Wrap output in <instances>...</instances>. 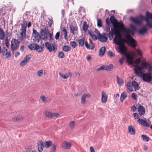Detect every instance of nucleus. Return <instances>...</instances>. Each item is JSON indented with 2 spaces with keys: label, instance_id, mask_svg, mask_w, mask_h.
Returning a JSON list of instances; mask_svg holds the SVG:
<instances>
[{
  "label": "nucleus",
  "instance_id": "obj_1",
  "mask_svg": "<svg viewBox=\"0 0 152 152\" xmlns=\"http://www.w3.org/2000/svg\"><path fill=\"white\" fill-rule=\"evenodd\" d=\"M121 33L116 32L115 34H114L115 37L113 39V41L115 44L119 46L117 49L118 52L121 54H124L126 53L124 44L125 43L128 44L129 42L128 41L126 40L125 39L122 38Z\"/></svg>",
  "mask_w": 152,
  "mask_h": 152
},
{
  "label": "nucleus",
  "instance_id": "obj_2",
  "mask_svg": "<svg viewBox=\"0 0 152 152\" xmlns=\"http://www.w3.org/2000/svg\"><path fill=\"white\" fill-rule=\"evenodd\" d=\"M115 25V27L116 28H111L112 31L115 34L116 32L123 33L124 32L125 34L128 32H131V30L128 28H126L123 23L122 21L121 20L119 22H118Z\"/></svg>",
  "mask_w": 152,
  "mask_h": 152
},
{
  "label": "nucleus",
  "instance_id": "obj_3",
  "mask_svg": "<svg viewBox=\"0 0 152 152\" xmlns=\"http://www.w3.org/2000/svg\"><path fill=\"white\" fill-rule=\"evenodd\" d=\"M21 28L20 29V36L19 39L20 41H22L25 39L29 38L28 35H26V29L27 26L23 25L21 24Z\"/></svg>",
  "mask_w": 152,
  "mask_h": 152
},
{
  "label": "nucleus",
  "instance_id": "obj_4",
  "mask_svg": "<svg viewBox=\"0 0 152 152\" xmlns=\"http://www.w3.org/2000/svg\"><path fill=\"white\" fill-rule=\"evenodd\" d=\"M140 76L142 77L143 80L146 82L149 83L152 79V76L151 73H145L142 72L140 74Z\"/></svg>",
  "mask_w": 152,
  "mask_h": 152
},
{
  "label": "nucleus",
  "instance_id": "obj_5",
  "mask_svg": "<svg viewBox=\"0 0 152 152\" xmlns=\"http://www.w3.org/2000/svg\"><path fill=\"white\" fill-rule=\"evenodd\" d=\"M45 46L50 52L53 51L55 53L57 50V46L52 43L47 42L45 43Z\"/></svg>",
  "mask_w": 152,
  "mask_h": 152
},
{
  "label": "nucleus",
  "instance_id": "obj_6",
  "mask_svg": "<svg viewBox=\"0 0 152 152\" xmlns=\"http://www.w3.org/2000/svg\"><path fill=\"white\" fill-rule=\"evenodd\" d=\"M130 32H128L125 34L126 38L128 41L129 43H130L131 46L133 48H135L136 46V42L135 40L132 38L130 34Z\"/></svg>",
  "mask_w": 152,
  "mask_h": 152
},
{
  "label": "nucleus",
  "instance_id": "obj_7",
  "mask_svg": "<svg viewBox=\"0 0 152 152\" xmlns=\"http://www.w3.org/2000/svg\"><path fill=\"white\" fill-rule=\"evenodd\" d=\"M40 38L43 40L47 39L48 35V31L46 28L44 29H41L40 31Z\"/></svg>",
  "mask_w": 152,
  "mask_h": 152
},
{
  "label": "nucleus",
  "instance_id": "obj_8",
  "mask_svg": "<svg viewBox=\"0 0 152 152\" xmlns=\"http://www.w3.org/2000/svg\"><path fill=\"white\" fill-rule=\"evenodd\" d=\"M113 66L112 64H110L109 66H107L106 65H104L97 68L96 69V71H99L101 70H103L110 71L113 69Z\"/></svg>",
  "mask_w": 152,
  "mask_h": 152
},
{
  "label": "nucleus",
  "instance_id": "obj_9",
  "mask_svg": "<svg viewBox=\"0 0 152 152\" xmlns=\"http://www.w3.org/2000/svg\"><path fill=\"white\" fill-rule=\"evenodd\" d=\"M44 113L45 117L49 118L57 117L59 116V114L58 113H53L48 111H45Z\"/></svg>",
  "mask_w": 152,
  "mask_h": 152
},
{
  "label": "nucleus",
  "instance_id": "obj_10",
  "mask_svg": "<svg viewBox=\"0 0 152 152\" xmlns=\"http://www.w3.org/2000/svg\"><path fill=\"white\" fill-rule=\"evenodd\" d=\"M19 45V42L15 39H13L11 41V48L13 50H16L18 49Z\"/></svg>",
  "mask_w": 152,
  "mask_h": 152
},
{
  "label": "nucleus",
  "instance_id": "obj_11",
  "mask_svg": "<svg viewBox=\"0 0 152 152\" xmlns=\"http://www.w3.org/2000/svg\"><path fill=\"white\" fill-rule=\"evenodd\" d=\"M107 34L104 33L102 35H99L98 37V39L102 42H106L107 40Z\"/></svg>",
  "mask_w": 152,
  "mask_h": 152
},
{
  "label": "nucleus",
  "instance_id": "obj_12",
  "mask_svg": "<svg viewBox=\"0 0 152 152\" xmlns=\"http://www.w3.org/2000/svg\"><path fill=\"white\" fill-rule=\"evenodd\" d=\"M61 146L64 149H69L70 148L71 144L70 143L65 141L62 143Z\"/></svg>",
  "mask_w": 152,
  "mask_h": 152
},
{
  "label": "nucleus",
  "instance_id": "obj_13",
  "mask_svg": "<svg viewBox=\"0 0 152 152\" xmlns=\"http://www.w3.org/2000/svg\"><path fill=\"white\" fill-rule=\"evenodd\" d=\"M2 54L4 56H6L7 58L11 57V54L10 51L8 52L7 49L5 47H4L2 50Z\"/></svg>",
  "mask_w": 152,
  "mask_h": 152
},
{
  "label": "nucleus",
  "instance_id": "obj_14",
  "mask_svg": "<svg viewBox=\"0 0 152 152\" xmlns=\"http://www.w3.org/2000/svg\"><path fill=\"white\" fill-rule=\"evenodd\" d=\"M91 97V95L89 94H85L82 96L81 102V103L83 104H85L86 103V98H90Z\"/></svg>",
  "mask_w": 152,
  "mask_h": 152
},
{
  "label": "nucleus",
  "instance_id": "obj_15",
  "mask_svg": "<svg viewBox=\"0 0 152 152\" xmlns=\"http://www.w3.org/2000/svg\"><path fill=\"white\" fill-rule=\"evenodd\" d=\"M110 21L113 24V28H116L115 27V25H116L117 23H118V20L115 19L113 15H112L110 18Z\"/></svg>",
  "mask_w": 152,
  "mask_h": 152
},
{
  "label": "nucleus",
  "instance_id": "obj_16",
  "mask_svg": "<svg viewBox=\"0 0 152 152\" xmlns=\"http://www.w3.org/2000/svg\"><path fill=\"white\" fill-rule=\"evenodd\" d=\"M33 36L37 42H39L40 39V36L38 32L34 29H33Z\"/></svg>",
  "mask_w": 152,
  "mask_h": 152
},
{
  "label": "nucleus",
  "instance_id": "obj_17",
  "mask_svg": "<svg viewBox=\"0 0 152 152\" xmlns=\"http://www.w3.org/2000/svg\"><path fill=\"white\" fill-rule=\"evenodd\" d=\"M38 150L39 152H42L43 149L44 145L42 141L40 140L38 141L37 143Z\"/></svg>",
  "mask_w": 152,
  "mask_h": 152
},
{
  "label": "nucleus",
  "instance_id": "obj_18",
  "mask_svg": "<svg viewBox=\"0 0 152 152\" xmlns=\"http://www.w3.org/2000/svg\"><path fill=\"white\" fill-rule=\"evenodd\" d=\"M126 60L127 62L130 64L132 65L133 64V58L129 54L126 53Z\"/></svg>",
  "mask_w": 152,
  "mask_h": 152
},
{
  "label": "nucleus",
  "instance_id": "obj_19",
  "mask_svg": "<svg viewBox=\"0 0 152 152\" xmlns=\"http://www.w3.org/2000/svg\"><path fill=\"white\" fill-rule=\"evenodd\" d=\"M144 69L142 68V66H136L134 69V72L137 75H139V74H140V72H142L143 70Z\"/></svg>",
  "mask_w": 152,
  "mask_h": 152
},
{
  "label": "nucleus",
  "instance_id": "obj_20",
  "mask_svg": "<svg viewBox=\"0 0 152 152\" xmlns=\"http://www.w3.org/2000/svg\"><path fill=\"white\" fill-rule=\"evenodd\" d=\"M138 111L139 112V114L140 115H143L145 113V108L140 104H139L138 106Z\"/></svg>",
  "mask_w": 152,
  "mask_h": 152
},
{
  "label": "nucleus",
  "instance_id": "obj_21",
  "mask_svg": "<svg viewBox=\"0 0 152 152\" xmlns=\"http://www.w3.org/2000/svg\"><path fill=\"white\" fill-rule=\"evenodd\" d=\"M131 19L132 20L133 22L137 25H140L142 23V20L141 19L139 18H131Z\"/></svg>",
  "mask_w": 152,
  "mask_h": 152
},
{
  "label": "nucleus",
  "instance_id": "obj_22",
  "mask_svg": "<svg viewBox=\"0 0 152 152\" xmlns=\"http://www.w3.org/2000/svg\"><path fill=\"white\" fill-rule=\"evenodd\" d=\"M85 46L86 48L92 50L93 49L94 47V45L92 42H90V43L88 44L87 42H85Z\"/></svg>",
  "mask_w": 152,
  "mask_h": 152
},
{
  "label": "nucleus",
  "instance_id": "obj_23",
  "mask_svg": "<svg viewBox=\"0 0 152 152\" xmlns=\"http://www.w3.org/2000/svg\"><path fill=\"white\" fill-rule=\"evenodd\" d=\"M102 97L101 98L102 102V103H105L107 99V96L106 94L103 91H102Z\"/></svg>",
  "mask_w": 152,
  "mask_h": 152
},
{
  "label": "nucleus",
  "instance_id": "obj_24",
  "mask_svg": "<svg viewBox=\"0 0 152 152\" xmlns=\"http://www.w3.org/2000/svg\"><path fill=\"white\" fill-rule=\"evenodd\" d=\"M137 122L140 124L146 127H148L149 126L148 123L146 121L140 119H138L137 120Z\"/></svg>",
  "mask_w": 152,
  "mask_h": 152
},
{
  "label": "nucleus",
  "instance_id": "obj_25",
  "mask_svg": "<svg viewBox=\"0 0 152 152\" xmlns=\"http://www.w3.org/2000/svg\"><path fill=\"white\" fill-rule=\"evenodd\" d=\"M129 132L131 135H135V130L133 126L130 125L128 127Z\"/></svg>",
  "mask_w": 152,
  "mask_h": 152
},
{
  "label": "nucleus",
  "instance_id": "obj_26",
  "mask_svg": "<svg viewBox=\"0 0 152 152\" xmlns=\"http://www.w3.org/2000/svg\"><path fill=\"white\" fill-rule=\"evenodd\" d=\"M77 30V28L76 26H74L72 25L70 26V30L71 33L74 35L75 32Z\"/></svg>",
  "mask_w": 152,
  "mask_h": 152
},
{
  "label": "nucleus",
  "instance_id": "obj_27",
  "mask_svg": "<svg viewBox=\"0 0 152 152\" xmlns=\"http://www.w3.org/2000/svg\"><path fill=\"white\" fill-rule=\"evenodd\" d=\"M147 31V29L145 26H144L140 29L138 31V32L141 34H144L146 33Z\"/></svg>",
  "mask_w": 152,
  "mask_h": 152
},
{
  "label": "nucleus",
  "instance_id": "obj_28",
  "mask_svg": "<svg viewBox=\"0 0 152 152\" xmlns=\"http://www.w3.org/2000/svg\"><path fill=\"white\" fill-rule=\"evenodd\" d=\"M132 86L134 88L135 90H138L140 88V87L138 83L135 81L132 82L131 83Z\"/></svg>",
  "mask_w": 152,
  "mask_h": 152
},
{
  "label": "nucleus",
  "instance_id": "obj_29",
  "mask_svg": "<svg viewBox=\"0 0 152 152\" xmlns=\"http://www.w3.org/2000/svg\"><path fill=\"white\" fill-rule=\"evenodd\" d=\"M149 64L147 62H142L141 63L140 66L142 68L144 69H146L147 68L148 69Z\"/></svg>",
  "mask_w": 152,
  "mask_h": 152
},
{
  "label": "nucleus",
  "instance_id": "obj_30",
  "mask_svg": "<svg viewBox=\"0 0 152 152\" xmlns=\"http://www.w3.org/2000/svg\"><path fill=\"white\" fill-rule=\"evenodd\" d=\"M44 47V45L39 46L37 44L35 50L39 53H41L43 51V49Z\"/></svg>",
  "mask_w": 152,
  "mask_h": 152
},
{
  "label": "nucleus",
  "instance_id": "obj_31",
  "mask_svg": "<svg viewBox=\"0 0 152 152\" xmlns=\"http://www.w3.org/2000/svg\"><path fill=\"white\" fill-rule=\"evenodd\" d=\"M127 97V95L125 91H124L122 93L120 96V101L121 102H122Z\"/></svg>",
  "mask_w": 152,
  "mask_h": 152
},
{
  "label": "nucleus",
  "instance_id": "obj_32",
  "mask_svg": "<svg viewBox=\"0 0 152 152\" xmlns=\"http://www.w3.org/2000/svg\"><path fill=\"white\" fill-rule=\"evenodd\" d=\"M85 39V38L83 37L82 39H79L77 40L80 47H82L83 46Z\"/></svg>",
  "mask_w": 152,
  "mask_h": 152
},
{
  "label": "nucleus",
  "instance_id": "obj_33",
  "mask_svg": "<svg viewBox=\"0 0 152 152\" xmlns=\"http://www.w3.org/2000/svg\"><path fill=\"white\" fill-rule=\"evenodd\" d=\"M150 19L152 20V14L147 11L146 13V18L145 20L146 21H149Z\"/></svg>",
  "mask_w": 152,
  "mask_h": 152
},
{
  "label": "nucleus",
  "instance_id": "obj_34",
  "mask_svg": "<svg viewBox=\"0 0 152 152\" xmlns=\"http://www.w3.org/2000/svg\"><path fill=\"white\" fill-rule=\"evenodd\" d=\"M106 48L105 47H102L99 50V55L100 56H102L105 52Z\"/></svg>",
  "mask_w": 152,
  "mask_h": 152
},
{
  "label": "nucleus",
  "instance_id": "obj_35",
  "mask_svg": "<svg viewBox=\"0 0 152 152\" xmlns=\"http://www.w3.org/2000/svg\"><path fill=\"white\" fill-rule=\"evenodd\" d=\"M23 118L22 116H14L12 118V120L13 121H19L21 120H23Z\"/></svg>",
  "mask_w": 152,
  "mask_h": 152
},
{
  "label": "nucleus",
  "instance_id": "obj_36",
  "mask_svg": "<svg viewBox=\"0 0 152 152\" xmlns=\"http://www.w3.org/2000/svg\"><path fill=\"white\" fill-rule=\"evenodd\" d=\"M59 74L60 76L62 78L64 79H66L68 77V75H72V73L71 72H69L68 74V75L66 74L65 75H64L61 73L59 72Z\"/></svg>",
  "mask_w": 152,
  "mask_h": 152
},
{
  "label": "nucleus",
  "instance_id": "obj_37",
  "mask_svg": "<svg viewBox=\"0 0 152 152\" xmlns=\"http://www.w3.org/2000/svg\"><path fill=\"white\" fill-rule=\"evenodd\" d=\"M37 45V44L36 43L30 44L28 46V47L31 50H34L36 49Z\"/></svg>",
  "mask_w": 152,
  "mask_h": 152
},
{
  "label": "nucleus",
  "instance_id": "obj_38",
  "mask_svg": "<svg viewBox=\"0 0 152 152\" xmlns=\"http://www.w3.org/2000/svg\"><path fill=\"white\" fill-rule=\"evenodd\" d=\"M52 145V142L50 140L45 141L44 143V145L45 147L48 148Z\"/></svg>",
  "mask_w": 152,
  "mask_h": 152
},
{
  "label": "nucleus",
  "instance_id": "obj_39",
  "mask_svg": "<svg viewBox=\"0 0 152 152\" xmlns=\"http://www.w3.org/2000/svg\"><path fill=\"white\" fill-rule=\"evenodd\" d=\"M116 77L118 83L120 86L123 85L124 83L123 80L121 78H119L117 76H116Z\"/></svg>",
  "mask_w": 152,
  "mask_h": 152
},
{
  "label": "nucleus",
  "instance_id": "obj_40",
  "mask_svg": "<svg viewBox=\"0 0 152 152\" xmlns=\"http://www.w3.org/2000/svg\"><path fill=\"white\" fill-rule=\"evenodd\" d=\"M61 30L64 35V38L66 39L67 37V31L65 27L61 28Z\"/></svg>",
  "mask_w": 152,
  "mask_h": 152
},
{
  "label": "nucleus",
  "instance_id": "obj_41",
  "mask_svg": "<svg viewBox=\"0 0 152 152\" xmlns=\"http://www.w3.org/2000/svg\"><path fill=\"white\" fill-rule=\"evenodd\" d=\"M4 37V33L2 29L0 27V39L3 40Z\"/></svg>",
  "mask_w": 152,
  "mask_h": 152
},
{
  "label": "nucleus",
  "instance_id": "obj_42",
  "mask_svg": "<svg viewBox=\"0 0 152 152\" xmlns=\"http://www.w3.org/2000/svg\"><path fill=\"white\" fill-rule=\"evenodd\" d=\"M71 47L67 45H64L62 47L63 50L65 52H67L71 50Z\"/></svg>",
  "mask_w": 152,
  "mask_h": 152
},
{
  "label": "nucleus",
  "instance_id": "obj_43",
  "mask_svg": "<svg viewBox=\"0 0 152 152\" xmlns=\"http://www.w3.org/2000/svg\"><path fill=\"white\" fill-rule=\"evenodd\" d=\"M141 137L142 139L145 142H148L150 140V138L145 135H142Z\"/></svg>",
  "mask_w": 152,
  "mask_h": 152
},
{
  "label": "nucleus",
  "instance_id": "obj_44",
  "mask_svg": "<svg viewBox=\"0 0 152 152\" xmlns=\"http://www.w3.org/2000/svg\"><path fill=\"white\" fill-rule=\"evenodd\" d=\"M132 85L131 83H128L127 84V87L130 92H132L133 91V88Z\"/></svg>",
  "mask_w": 152,
  "mask_h": 152
},
{
  "label": "nucleus",
  "instance_id": "obj_45",
  "mask_svg": "<svg viewBox=\"0 0 152 152\" xmlns=\"http://www.w3.org/2000/svg\"><path fill=\"white\" fill-rule=\"evenodd\" d=\"M88 28V26L87 25V23L86 22H83V30L86 31L87 29Z\"/></svg>",
  "mask_w": 152,
  "mask_h": 152
},
{
  "label": "nucleus",
  "instance_id": "obj_46",
  "mask_svg": "<svg viewBox=\"0 0 152 152\" xmlns=\"http://www.w3.org/2000/svg\"><path fill=\"white\" fill-rule=\"evenodd\" d=\"M31 58V55L30 54H28L24 58V59L28 62L29 61Z\"/></svg>",
  "mask_w": 152,
  "mask_h": 152
},
{
  "label": "nucleus",
  "instance_id": "obj_47",
  "mask_svg": "<svg viewBox=\"0 0 152 152\" xmlns=\"http://www.w3.org/2000/svg\"><path fill=\"white\" fill-rule=\"evenodd\" d=\"M40 98L42 101L44 103H46L47 102V98L45 96H41Z\"/></svg>",
  "mask_w": 152,
  "mask_h": 152
},
{
  "label": "nucleus",
  "instance_id": "obj_48",
  "mask_svg": "<svg viewBox=\"0 0 152 152\" xmlns=\"http://www.w3.org/2000/svg\"><path fill=\"white\" fill-rule=\"evenodd\" d=\"M58 57L59 58H64V55L63 52H60L58 53Z\"/></svg>",
  "mask_w": 152,
  "mask_h": 152
},
{
  "label": "nucleus",
  "instance_id": "obj_49",
  "mask_svg": "<svg viewBox=\"0 0 152 152\" xmlns=\"http://www.w3.org/2000/svg\"><path fill=\"white\" fill-rule=\"evenodd\" d=\"M107 55L110 57H113L115 56V54L114 53L112 52V51H109L107 52Z\"/></svg>",
  "mask_w": 152,
  "mask_h": 152
},
{
  "label": "nucleus",
  "instance_id": "obj_50",
  "mask_svg": "<svg viewBox=\"0 0 152 152\" xmlns=\"http://www.w3.org/2000/svg\"><path fill=\"white\" fill-rule=\"evenodd\" d=\"M70 45L74 48H75L77 45L76 43L74 41L71 42Z\"/></svg>",
  "mask_w": 152,
  "mask_h": 152
},
{
  "label": "nucleus",
  "instance_id": "obj_51",
  "mask_svg": "<svg viewBox=\"0 0 152 152\" xmlns=\"http://www.w3.org/2000/svg\"><path fill=\"white\" fill-rule=\"evenodd\" d=\"M75 126V124L74 121H72L69 123V126L71 129H73L74 128Z\"/></svg>",
  "mask_w": 152,
  "mask_h": 152
},
{
  "label": "nucleus",
  "instance_id": "obj_52",
  "mask_svg": "<svg viewBox=\"0 0 152 152\" xmlns=\"http://www.w3.org/2000/svg\"><path fill=\"white\" fill-rule=\"evenodd\" d=\"M27 63V62L23 59V60L21 61L20 62V65L21 66H24Z\"/></svg>",
  "mask_w": 152,
  "mask_h": 152
},
{
  "label": "nucleus",
  "instance_id": "obj_53",
  "mask_svg": "<svg viewBox=\"0 0 152 152\" xmlns=\"http://www.w3.org/2000/svg\"><path fill=\"white\" fill-rule=\"evenodd\" d=\"M43 70L42 69L38 71L37 72V75L39 76V77L42 76L43 75Z\"/></svg>",
  "mask_w": 152,
  "mask_h": 152
},
{
  "label": "nucleus",
  "instance_id": "obj_54",
  "mask_svg": "<svg viewBox=\"0 0 152 152\" xmlns=\"http://www.w3.org/2000/svg\"><path fill=\"white\" fill-rule=\"evenodd\" d=\"M5 43L6 46L7 48H8L9 45V39L8 38H6L5 39Z\"/></svg>",
  "mask_w": 152,
  "mask_h": 152
},
{
  "label": "nucleus",
  "instance_id": "obj_55",
  "mask_svg": "<svg viewBox=\"0 0 152 152\" xmlns=\"http://www.w3.org/2000/svg\"><path fill=\"white\" fill-rule=\"evenodd\" d=\"M97 25L99 27H101L102 26V23L101 20L100 19H98L97 20Z\"/></svg>",
  "mask_w": 152,
  "mask_h": 152
},
{
  "label": "nucleus",
  "instance_id": "obj_56",
  "mask_svg": "<svg viewBox=\"0 0 152 152\" xmlns=\"http://www.w3.org/2000/svg\"><path fill=\"white\" fill-rule=\"evenodd\" d=\"M32 147L29 146L26 149V151L24 152H30L31 150Z\"/></svg>",
  "mask_w": 152,
  "mask_h": 152
},
{
  "label": "nucleus",
  "instance_id": "obj_57",
  "mask_svg": "<svg viewBox=\"0 0 152 152\" xmlns=\"http://www.w3.org/2000/svg\"><path fill=\"white\" fill-rule=\"evenodd\" d=\"M113 34L112 32H110L108 34V37L109 39L111 40L113 38Z\"/></svg>",
  "mask_w": 152,
  "mask_h": 152
},
{
  "label": "nucleus",
  "instance_id": "obj_58",
  "mask_svg": "<svg viewBox=\"0 0 152 152\" xmlns=\"http://www.w3.org/2000/svg\"><path fill=\"white\" fill-rule=\"evenodd\" d=\"M56 149V147L55 145H53L52 148H51L50 152H55Z\"/></svg>",
  "mask_w": 152,
  "mask_h": 152
},
{
  "label": "nucleus",
  "instance_id": "obj_59",
  "mask_svg": "<svg viewBox=\"0 0 152 152\" xmlns=\"http://www.w3.org/2000/svg\"><path fill=\"white\" fill-rule=\"evenodd\" d=\"M147 25L151 28H152V21L150 22V21H146Z\"/></svg>",
  "mask_w": 152,
  "mask_h": 152
},
{
  "label": "nucleus",
  "instance_id": "obj_60",
  "mask_svg": "<svg viewBox=\"0 0 152 152\" xmlns=\"http://www.w3.org/2000/svg\"><path fill=\"white\" fill-rule=\"evenodd\" d=\"M111 26L110 25H106V31L107 32H110V27Z\"/></svg>",
  "mask_w": 152,
  "mask_h": 152
},
{
  "label": "nucleus",
  "instance_id": "obj_61",
  "mask_svg": "<svg viewBox=\"0 0 152 152\" xmlns=\"http://www.w3.org/2000/svg\"><path fill=\"white\" fill-rule=\"evenodd\" d=\"M141 61V59L140 58H138L135 61V63L137 64H139Z\"/></svg>",
  "mask_w": 152,
  "mask_h": 152
},
{
  "label": "nucleus",
  "instance_id": "obj_62",
  "mask_svg": "<svg viewBox=\"0 0 152 152\" xmlns=\"http://www.w3.org/2000/svg\"><path fill=\"white\" fill-rule=\"evenodd\" d=\"M59 36H60V32H58L56 33V34L55 35V39L56 40H58V39Z\"/></svg>",
  "mask_w": 152,
  "mask_h": 152
},
{
  "label": "nucleus",
  "instance_id": "obj_63",
  "mask_svg": "<svg viewBox=\"0 0 152 152\" xmlns=\"http://www.w3.org/2000/svg\"><path fill=\"white\" fill-rule=\"evenodd\" d=\"M49 37L50 38V42H52V41L54 40V38L53 37V34L51 33H49Z\"/></svg>",
  "mask_w": 152,
  "mask_h": 152
},
{
  "label": "nucleus",
  "instance_id": "obj_64",
  "mask_svg": "<svg viewBox=\"0 0 152 152\" xmlns=\"http://www.w3.org/2000/svg\"><path fill=\"white\" fill-rule=\"evenodd\" d=\"M136 108L135 105H133L131 108V110L133 112H134L136 111Z\"/></svg>",
  "mask_w": 152,
  "mask_h": 152
}]
</instances>
